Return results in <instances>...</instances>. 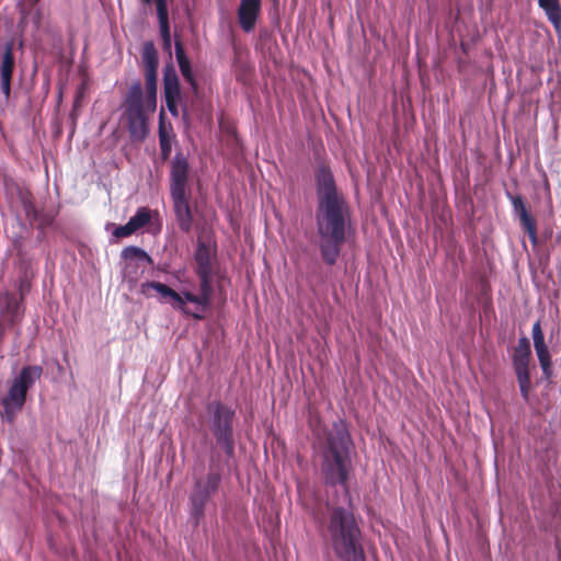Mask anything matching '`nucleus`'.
Wrapping results in <instances>:
<instances>
[{
	"label": "nucleus",
	"instance_id": "f257e3e1",
	"mask_svg": "<svg viewBox=\"0 0 561 561\" xmlns=\"http://www.w3.org/2000/svg\"><path fill=\"white\" fill-rule=\"evenodd\" d=\"M317 209L316 227L319 237V251L327 265H334L343 243L352 231L351 208L342 193L337 191L332 172L320 165L316 173Z\"/></svg>",
	"mask_w": 561,
	"mask_h": 561
},
{
	"label": "nucleus",
	"instance_id": "f03ea898",
	"mask_svg": "<svg viewBox=\"0 0 561 561\" xmlns=\"http://www.w3.org/2000/svg\"><path fill=\"white\" fill-rule=\"evenodd\" d=\"M313 434L321 450V473L324 483L329 486L340 485L343 491L342 503L351 505L347 482L352 468V438L346 424L337 420L329 430L317 426Z\"/></svg>",
	"mask_w": 561,
	"mask_h": 561
},
{
	"label": "nucleus",
	"instance_id": "7ed1b4c3",
	"mask_svg": "<svg viewBox=\"0 0 561 561\" xmlns=\"http://www.w3.org/2000/svg\"><path fill=\"white\" fill-rule=\"evenodd\" d=\"M328 540L342 561H365L362 531L352 512L341 505L328 504Z\"/></svg>",
	"mask_w": 561,
	"mask_h": 561
},
{
	"label": "nucleus",
	"instance_id": "20e7f679",
	"mask_svg": "<svg viewBox=\"0 0 561 561\" xmlns=\"http://www.w3.org/2000/svg\"><path fill=\"white\" fill-rule=\"evenodd\" d=\"M187 182L188 161L182 152H176L170 171V194L179 227L184 232H188L193 225Z\"/></svg>",
	"mask_w": 561,
	"mask_h": 561
},
{
	"label": "nucleus",
	"instance_id": "39448f33",
	"mask_svg": "<svg viewBox=\"0 0 561 561\" xmlns=\"http://www.w3.org/2000/svg\"><path fill=\"white\" fill-rule=\"evenodd\" d=\"M43 368L38 365L24 366L20 373L12 379L7 396L1 403L3 411L1 419L8 423H13L18 413L22 411L27 391L41 379Z\"/></svg>",
	"mask_w": 561,
	"mask_h": 561
},
{
	"label": "nucleus",
	"instance_id": "423d86ee",
	"mask_svg": "<svg viewBox=\"0 0 561 561\" xmlns=\"http://www.w3.org/2000/svg\"><path fill=\"white\" fill-rule=\"evenodd\" d=\"M194 257L197 265L196 274L199 278V293L194 294L190 290H183V295L187 301L196 305L199 311L203 312L211 302L216 251L205 242L198 241Z\"/></svg>",
	"mask_w": 561,
	"mask_h": 561
},
{
	"label": "nucleus",
	"instance_id": "0eeeda50",
	"mask_svg": "<svg viewBox=\"0 0 561 561\" xmlns=\"http://www.w3.org/2000/svg\"><path fill=\"white\" fill-rule=\"evenodd\" d=\"M207 412L209 414V427L216 444L228 458H232L234 456V411L219 401H213L207 404Z\"/></svg>",
	"mask_w": 561,
	"mask_h": 561
},
{
	"label": "nucleus",
	"instance_id": "6e6552de",
	"mask_svg": "<svg viewBox=\"0 0 561 561\" xmlns=\"http://www.w3.org/2000/svg\"><path fill=\"white\" fill-rule=\"evenodd\" d=\"M147 113L150 112L145 106L141 83L135 81L130 84L125 98V115L131 138L142 140L147 137L149 131Z\"/></svg>",
	"mask_w": 561,
	"mask_h": 561
},
{
	"label": "nucleus",
	"instance_id": "1a4fd4ad",
	"mask_svg": "<svg viewBox=\"0 0 561 561\" xmlns=\"http://www.w3.org/2000/svg\"><path fill=\"white\" fill-rule=\"evenodd\" d=\"M221 482V476L214 469V458L209 471L204 478H198L194 482L193 490L188 496L190 514L194 525H198L204 517V512L211 496L217 492Z\"/></svg>",
	"mask_w": 561,
	"mask_h": 561
},
{
	"label": "nucleus",
	"instance_id": "9d476101",
	"mask_svg": "<svg viewBox=\"0 0 561 561\" xmlns=\"http://www.w3.org/2000/svg\"><path fill=\"white\" fill-rule=\"evenodd\" d=\"M531 351L527 337H520L513 355V366L518 381L520 394L525 401L529 400V390L531 387L529 376V359Z\"/></svg>",
	"mask_w": 561,
	"mask_h": 561
},
{
	"label": "nucleus",
	"instance_id": "9b49d317",
	"mask_svg": "<svg viewBox=\"0 0 561 561\" xmlns=\"http://www.w3.org/2000/svg\"><path fill=\"white\" fill-rule=\"evenodd\" d=\"M153 290L159 294L161 302H165L168 299H171L173 308L188 313L186 310V304L188 301L185 299L183 290L179 294L165 284L159 282H145L139 287V293L147 298L153 297Z\"/></svg>",
	"mask_w": 561,
	"mask_h": 561
},
{
	"label": "nucleus",
	"instance_id": "f8f14e48",
	"mask_svg": "<svg viewBox=\"0 0 561 561\" xmlns=\"http://www.w3.org/2000/svg\"><path fill=\"white\" fill-rule=\"evenodd\" d=\"M163 91L168 111L173 117L179 116V103L181 89L176 71L173 67H167L163 73Z\"/></svg>",
	"mask_w": 561,
	"mask_h": 561
},
{
	"label": "nucleus",
	"instance_id": "ddd939ff",
	"mask_svg": "<svg viewBox=\"0 0 561 561\" xmlns=\"http://www.w3.org/2000/svg\"><path fill=\"white\" fill-rule=\"evenodd\" d=\"M13 68V43L8 42L3 48H0V94L4 101L10 98Z\"/></svg>",
	"mask_w": 561,
	"mask_h": 561
},
{
	"label": "nucleus",
	"instance_id": "4468645a",
	"mask_svg": "<svg viewBox=\"0 0 561 561\" xmlns=\"http://www.w3.org/2000/svg\"><path fill=\"white\" fill-rule=\"evenodd\" d=\"M261 10V0H240L237 14L240 27L244 33L254 31Z\"/></svg>",
	"mask_w": 561,
	"mask_h": 561
},
{
	"label": "nucleus",
	"instance_id": "2eb2a0df",
	"mask_svg": "<svg viewBox=\"0 0 561 561\" xmlns=\"http://www.w3.org/2000/svg\"><path fill=\"white\" fill-rule=\"evenodd\" d=\"M514 213L518 216L520 227L527 232L530 241L535 244L537 242V227L535 219L528 213L522 196H514L507 193Z\"/></svg>",
	"mask_w": 561,
	"mask_h": 561
},
{
	"label": "nucleus",
	"instance_id": "dca6fc26",
	"mask_svg": "<svg viewBox=\"0 0 561 561\" xmlns=\"http://www.w3.org/2000/svg\"><path fill=\"white\" fill-rule=\"evenodd\" d=\"M146 4L156 2L157 15L159 21L160 35L162 38L163 49L171 55V33L168 13V0H141Z\"/></svg>",
	"mask_w": 561,
	"mask_h": 561
},
{
	"label": "nucleus",
	"instance_id": "f3484780",
	"mask_svg": "<svg viewBox=\"0 0 561 561\" xmlns=\"http://www.w3.org/2000/svg\"><path fill=\"white\" fill-rule=\"evenodd\" d=\"M175 57L184 80L191 85L192 90L196 92L198 88L197 81L194 77L190 60L185 55L181 42H175Z\"/></svg>",
	"mask_w": 561,
	"mask_h": 561
},
{
	"label": "nucleus",
	"instance_id": "a211bd4d",
	"mask_svg": "<svg viewBox=\"0 0 561 561\" xmlns=\"http://www.w3.org/2000/svg\"><path fill=\"white\" fill-rule=\"evenodd\" d=\"M157 70H145L146 95L144 102L149 112H154L157 107Z\"/></svg>",
	"mask_w": 561,
	"mask_h": 561
},
{
	"label": "nucleus",
	"instance_id": "6ab92c4d",
	"mask_svg": "<svg viewBox=\"0 0 561 561\" xmlns=\"http://www.w3.org/2000/svg\"><path fill=\"white\" fill-rule=\"evenodd\" d=\"M539 7L545 11L547 19L557 32L561 31V7L559 0H538Z\"/></svg>",
	"mask_w": 561,
	"mask_h": 561
},
{
	"label": "nucleus",
	"instance_id": "aec40b11",
	"mask_svg": "<svg viewBox=\"0 0 561 561\" xmlns=\"http://www.w3.org/2000/svg\"><path fill=\"white\" fill-rule=\"evenodd\" d=\"M141 58L145 70L158 69V53L152 42L144 44Z\"/></svg>",
	"mask_w": 561,
	"mask_h": 561
},
{
	"label": "nucleus",
	"instance_id": "412c9836",
	"mask_svg": "<svg viewBox=\"0 0 561 561\" xmlns=\"http://www.w3.org/2000/svg\"><path fill=\"white\" fill-rule=\"evenodd\" d=\"M159 144H160L161 157L163 160H167L172 150V141H171V136L165 131V128L161 121L159 124Z\"/></svg>",
	"mask_w": 561,
	"mask_h": 561
},
{
	"label": "nucleus",
	"instance_id": "4be33fe9",
	"mask_svg": "<svg viewBox=\"0 0 561 561\" xmlns=\"http://www.w3.org/2000/svg\"><path fill=\"white\" fill-rule=\"evenodd\" d=\"M151 219L150 210L146 207H140L137 209L136 214L129 218V222L133 225L134 229L137 231L144 226H146Z\"/></svg>",
	"mask_w": 561,
	"mask_h": 561
},
{
	"label": "nucleus",
	"instance_id": "5701e85b",
	"mask_svg": "<svg viewBox=\"0 0 561 561\" xmlns=\"http://www.w3.org/2000/svg\"><path fill=\"white\" fill-rule=\"evenodd\" d=\"M534 346L543 373L548 374L550 370V355L548 347L545 344V341L535 343Z\"/></svg>",
	"mask_w": 561,
	"mask_h": 561
},
{
	"label": "nucleus",
	"instance_id": "b1692460",
	"mask_svg": "<svg viewBox=\"0 0 561 561\" xmlns=\"http://www.w3.org/2000/svg\"><path fill=\"white\" fill-rule=\"evenodd\" d=\"M122 257L126 259V260H131L135 257L144 259V260L150 259L148 256V254L142 249H140L138 247H134V245L124 248L122 250Z\"/></svg>",
	"mask_w": 561,
	"mask_h": 561
},
{
	"label": "nucleus",
	"instance_id": "393cba45",
	"mask_svg": "<svg viewBox=\"0 0 561 561\" xmlns=\"http://www.w3.org/2000/svg\"><path fill=\"white\" fill-rule=\"evenodd\" d=\"M134 232H136V230L134 229L133 225L127 221L125 225L123 226H117L114 228L113 230V236L115 238H126V237H129L131 236Z\"/></svg>",
	"mask_w": 561,
	"mask_h": 561
},
{
	"label": "nucleus",
	"instance_id": "a878e982",
	"mask_svg": "<svg viewBox=\"0 0 561 561\" xmlns=\"http://www.w3.org/2000/svg\"><path fill=\"white\" fill-rule=\"evenodd\" d=\"M531 333H533L534 344L545 341L543 333H542L541 325H540L539 321L534 323Z\"/></svg>",
	"mask_w": 561,
	"mask_h": 561
},
{
	"label": "nucleus",
	"instance_id": "bb28decb",
	"mask_svg": "<svg viewBox=\"0 0 561 561\" xmlns=\"http://www.w3.org/2000/svg\"><path fill=\"white\" fill-rule=\"evenodd\" d=\"M192 316L195 318V319H202L203 318V314L201 312H194L192 313Z\"/></svg>",
	"mask_w": 561,
	"mask_h": 561
}]
</instances>
